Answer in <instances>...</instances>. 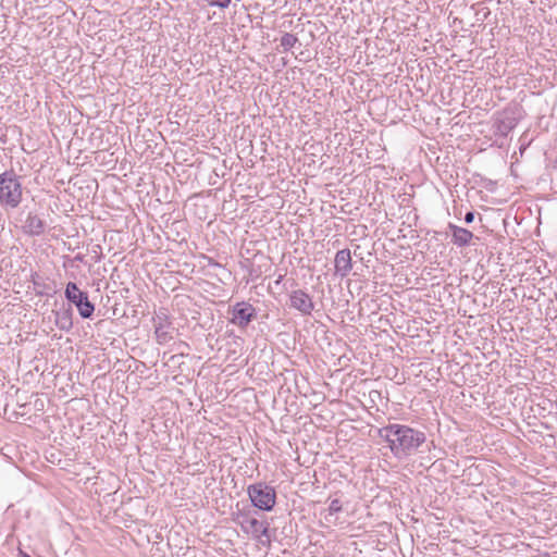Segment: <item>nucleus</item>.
<instances>
[{
  "mask_svg": "<svg viewBox=\"0 0 557 557\" xmlns=\"http://www.w3.org/2000/svg\"><path fill=\"white\" fill-rule=\"evenodd\" d=\"M298 44V38L290 33H285L280 40V46L283 48V51H289L295 45Z\"/></svg>",
  "mask_w": 557,
  "mask_h": 557,
  "instance_id": "14",
  "label": "nucleus"
},
{
  "mask_svg": "<svg viewBox=\"0 0 557 557\" xmlns=\"http://www.w3.org/2000/svg\"><path fill=\"white\" fill-rule=\"evenodd\" d=\"M248 487H250V488H253V487H261V484H250Z\"/></svg>",
  "mask_w": 557,
  "mask_h": 557,
  "instance_id": "18",
  "label": "nucleus"
},
{
  "mask_svg": "<svg viewBox=\"0 0 557 557\" xmlns=\"http://www.w3.org/2000/svg\"><path fill=\"white\" fill-rule=\"evenodd\" d=\"M22 200V186L13 171L0 175V202L10 208H16Z\"/></svg>",
  "mask_w": 557,
  "mask_h": 557,
  "instance_id": "2",
  "label": "nucleus"
},
{
  "mask_svg": "<svg viewBox=\"0 0 557 557\" xmlns=\"http://www.w3.org/2000/svg\"><path fill=\"white\" fill-rule=\"evenodd\" d=\"M256 318L255 307L246 301L237 302L232 309L231 323L245 329Z\"/></svg>",
  "mask_w": 557,
  "mask_h": 557,
  "instance_id": "5",
  "label": "nucleus"
},
{
  "mask_svg": "<svg viewBox=\"0 0 557 557\" xmlns=\"http://www.w3.org/2000/svg\"><path fill=\"white\" fill-rule=\"evenodd\" d=\"M349 508V502L344 500L343 496L339 495L338 492H336L333 496H331V503L329 506V515H335L337 512H341L343 510H348Z\"/></svg>",
  "mask_w": 557,
  "mask_h": 557,
  "instance_id": "13",
  "label": "nucleus"
},
{
  "mask_svg": "<svg viewBox=\"0 0 557 557\" xmlns=\"http://www.w3.org/2000/svg\"><path fill=\"white\" fill-rule=\"evenodd\" d=\"M18 556L20 557H30L28 554H26L25 552H23L21 549H20Z\"/></svg>",
  "mask_w": 557,
  "mask_h": 557,
  "instance_id": "17",
  "label": "nucleus"
},
{
  "mask_svg": "<svg viewBox=\"0 0 557 557\" xmlns=\"http://www.w3.org/2000/svg\"><path fill=\"white\" fill-rule=\"evenodd\" d=\"M473 221H474V212H472V211L467 212L466 215H465V222L467 224H470Z\"/></svg>",
  "mask_w": 557,
  "mask_h": 557,
  "instance_id": "16",
  "label": "nucleus"
},
{
  "mask_svg": "<svg viewBox=\"0 0 557 557\" xmlns=\"http://www.w3.org/2000/svg\"><path fill=\"white\" fill-rule=\"evenodd\" d=\"M392 453L398 457H407L425 442V434L407 425L391 424L381 430Z\"/></svg>",
  "mask_w": 557,
  "mask_h": 557,
  "instance_id": "1",
  "label": "nucleus"
},
{
  "mask_svg": "<svg viewBox=\"0 0 557 557\" xmlns=\"http://www.w3.org/2000/svg\"><path fill=\"white\" fill-rule=\"evenodd\" d=\"M211 7H218L220 9H226L232 0H205Z\"/></svg>",
  "mask_w": 557,
  "mask_h": 557,
  "instance_id": "15",
  "label": "nucleus"
},
{
  "mask_svg": "<svg viewBox=\"0 0 557 557\" xmlns=\"http://www.w3.org/2000/svg\"><path fill=\"white\" fill-rule=\"evenodd\" d=\"M46 223L37 214L28 213L25 224L24 232L32 236H40L45 232Z\"/></svg>",
  "mask_w": 557,
  "mask_h": 557,
  "instance_id": "10",
  "label": "nucleus"
},
{
  "mask_svg": "<svg viewBox=\"0 0 557 557\" xmlns=\"http://www.w3.org/2000/svg\"><path fill=\"white\" fill-rule=\"evenodd\" d=\"M72 310L63 309L59 311H54L55 315V325L61 331H70L73 327V320H72Z\"/></svg>",
  "mask_w": 557,
  "mask_h": 557,
  "instance_id": "12",
  "label": "nucleus"
},
{
  "mask_svg": "<svg viewBox=\"0 0 557 557\" xmlns=\"http://www.w3.org/2000/svg\"><path fill=\"white\" fill-rule=\"evenodd\" d=\"M153 326L157 342L160 345H164L173 338L171 322L164 312L160 311L156 314L153 318Z\"/></svg>",
  "mask_w": 557,
  "mask_h": 557,
  "instance_id": "8",
  "label": "nucleus"
},
{
  "mask_svg": "<svg viewBox=\"0 0 557 557\" xmlns=\"http://www.w3.org/2000/svg\"><path fill=\"white\" fill-rule=\"evenodd\" d=\"M289 306L304 315H310L314 310V302L311 296L304 289H296L290 293Z\"/></svg>",
  "mask_w": 557,
  "mask_h": 557,
  "instance_id": "7",
  "label": "nucleus"
},
{
  "mask_svg": "<svg viewBox=\"0 0 557 557\" xmlns=\"http://www.w3.org/2000/svg\"><path fill=\"white\" fill-rule=\"evenodd\" d=\"M448 228L451 231V240L458 247L468 246L473 238V233L467 228L449 223Z\"/></svg>",
  "mask_w": 557,
  "mask_h": 557,
  "instance_id": "11",
  "label": "nucleus"
},
{
  "mask_svg": "<svg viewBox=\"0 0 557 557\" xmlns=\"http://www.w3.org/2000/svg\"><path fill=\"white\" fill-rule=\"evenodd\" d=\"M236 521L240 524L242 529L246 533H250L255 539L260 540L265 537L270 542L269 523L267 521H260L257 518L249 516L248 513H237Z\"/></svg>",
  "mask_w": 557,
  "mask_h": 557,
  "instance_id": "4",
  "label": "nucleus"
},
{
  "mask_svg": "<svg viewBox=\"0 0 557 557\" xmlns=\"http://www.w3.org/2000/svg\"><path fill=\"white\" fill-rule=\"evenodd\" d=\"M335 272L342 277H345L351 271V256L349 249H342L335 256Z\"/></svg>",
  "mask_w": 557,
  "mask_h": 557,
  "instance_id": "9",
  "label": "nucleus"
},
{
  "mask_svg": "<svg viewBox=\"0 0 557 557\" xmlns=\"http://www.w3.org/2000/svg\"><path fill=\"white\" fill-rule=\"evenodd\" d=\"M64 294L65 298L76 306L82 318L88 319L92 315L95 306L88 299L87 293L82 292L76 283L69 282Z\"/></svg>",
  "mask_w": 557,
  "mask_h": 557,
  "instance_id": "3",
  "label": "nucleus"
},
{
  "mask_svg": "<svg viewBox=\"0 0 557 557\" xmlns=\"http://www.w3.org/2000/svg\"><path fill=\"white\" fill-rule=\"evenodd\" d=\"M276 490H247L249 498L253 507L270 511L276 503Z\"/></svg>",
  "mask_w": 557,
  "mask_h": 557,
  "instance_id": "6",
  "label": "nucleus"
}]
</instances>
